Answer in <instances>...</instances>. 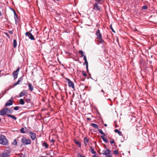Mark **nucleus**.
Segmentation results:
<instances>
[{"mask_svg":"<svg viewBox=\"0 0 157 157\" xmlns=\"http://www.w3.org/2000/svg\"><path fill=\"white\" fill-rule=\"evenodd\" d=\"M0 144L4 145H7L8 144L7 139L3 135H1L0 136Z\"/></svg>","mask_w":157,"mask_h":157,"instance_id":"1","label":"nucleus"},{"mask_svg":"<svg viewBox=\"0 0 157 157\" xmlns=\"http://www.w3.org/2000/svg\"><path fill=\"white\" fill-rule=\"evenodd\" d=\"M95 35L97 36V39L98 40V42L101 44L103 43L104 42V41L102 39V36L99 29L96 32Z\"/></svg>","mask_w":157,"mask_h":157,"instance_id":"2","label":"nucleus"},{"mask_svg":"<svg viewBox=\"0 0 157 157\" xmlns=\"http://www.w3.org/2000/svg\"><path fill=\"white\" fill-rule=\"evenodd\" d=\"M21 141L24 145H29L31 144V140L29 139H27L25 137H23L21 139Z\"/></svg>","mask_w":157,"mask_h":157,"instance_id":"3","label":"nucleus"},{"mask_svg":"<svg viewBox=\"0 0 157 157\" xmlns=\"http://www.w3.org/2000/svg\"><path fill=\"white\" fill-rule=\"evenodd\" d=\"M29 133L32 140H34L36 137V134L30 131L29 132Z\"/></svg>","mask_w":157,"mask_h":157,"instance_id":"4","label":"nucleus"},{"mask_svg":"<svg viewBox=\"0 0 157 157\" xmlns=\"http://www.w3.org/2000/svg\"><path fill=\"white\" fill-rule=\"evenodd\" d=\"M10 155L9 152L5 151L2 153L0 154V157H9Z\"/></svg>","mask_w":157,"mask_h":157,"instance_id":"5","label":"nucleus"},{"mask_svg":"<svg viewBox=\"0 0 157 157\" xmlns=\"http://www.w3.org/2000/svg\"><path fill=\"white\" fill-rule=\"evenodd\" d=\"M26 36H28L29 38L31 40H34L35 38L32 34L29 32H27L25 33Z\"/></svg>","mask_w":157,"mask_h":157,"instance_id":"6","label":"nucleus"},{"mask_svg":"<svg viewBox=\"0 0 157 157\" xmlns=\"http://www.w3.org/2000/svg\"><path fill=\"white\" fill-rule=\"evenodd\" d=\"M67 80L68 82V85L69 87H71L74 89L75 88L74 84L72 82L70 79L67 78Z\"/></svg>","mask_w":157,"mask_h":157,"instance_id":"7","label":"nucleus"},{"mask_svg":"<svg viewBox=\"0 0 157 157\" xmlns=\"http://www.w3.org/2000/svg\"><path fill=\"white\" fill-rule=\"evenodd\" d=\"M8 110H9L7 108L3 109L2 110L0 111V115H5L6 113H7Z\"/></svg>","mask_w":157,"mask_h":157,"instance_id":"8","label":"nucleus"},{"mask_svg":"<svg viewBox=\"0 0 157 157\" xmlns=\"http://www.w3.org/2000/svg\"><path fill=\"white\" fill-rule=\"evenodd\" d=\"M111 152V151L108 149H106V150L103 151L102 154L104 155H107L108 154H110Z\"/></svg>","mask_w":157,"mask_h":157,"instance_id":"9","label":"nucleus"},{"mask_svg":"<svg viewBox=\"0 0 157 157\" xmlns=\"http://www.w3.org/2000/svg\"><path fill=\"white\" fill-rule=\"evenodd\" d=\"M93 9H94L96 10H98V11H100V6H99L98 4L97 3H95L94 5V7L93 8Z\"/></svg>","mask_w":157,"mask_h":157,"instance_id":"10","label":"nucleus"},{"mask_svg":"<svg viewBox=\"0 0 157 157\" xmlns=\"http://www.w3.org/2000/svg\"><path fill=\"white\" fill-rule=\"evenodd\" d=\"M13 100H8L6 103V104L5 106V107H6L7 106H9L10 105H11L13 104Z\"/></svg>","mask_w":157,"mask_h":157,"instance_id":"11","label":"nucleus"},{"mask_svg":"<svg viewBox=\"0 0 157 157\" xmlns=\"http://www.w3.org/2000/svg\"><path fill=\"white\" fill-rule=\"evenodd\" d=\"M22 80V78L21 77H20L19 78L17 82L16 83L14 84H13L14 86H16L17 85L19 84L20 82H21V81Z\"/></svg>","mask_w":157,"mask_h":157,"instance_id":"12","label":"nucleus"},{"mask_svg":"<svg viewBox=\"0 0 157 157\" xmlns=\"http://www.w3.org/2000/svg\"><path fill=\"white\" fill-rule=\"evenodd\" d=\"M7 116L8 117H11L13 119H14V120H16L17 119V118L15 117L14 115H13L7 114Z\"/></svg>","mask_w":157,"mask_h":157,"instance_id":"13","label":"nucleus"},{"mask_svg":"<svg viewBox=\"0 0 157 157\" xmlns=\"http://www.w3.org/2000/svg\"><path fill=\"white\" fill-rule=\"evenodd\" d=\"M18 73H17L14 71L13 73V75L14 77V79H15L17 78Z\"/></svg>","mask_w":157,"mask_h":157,"instance_id":"14","label":"nucleus"},{"mask_svg":"<svg viewBox=\"0 0 157 157\" xmlns=\"http://www.w3.org/2000/svg\"><path fill=\"white\" fill-rule=\"evenodd\" d=\"M28 86L29 89L31 90L32 91L33 90V87L32 86L31 84L29 83L28 84Z\"/></svg>","mask_w":157,"mask_h":157,"instance_id":"15","label":"nucleus"},{"mask_svg":"<svg viewBox=\"0 0 157 157\" xmlns=\"http://www.w3.org/2000/svg\"><path fill=\"white\" fill-rule=\"evenodd\" d=\"M84 143L85 145H86L87 143L88 142V140L86 137L84 138L83 140Z\"/></svg>","mask_w":157,"mask_h":157,"instance_id":"16","label":"nucleus"},{"mask_svg":"<svg viewBox=\"0 0 157 157\" xmlns=\"http://www.w3.org/2000/svg\"><path fill=\"white\" fill-rule=\"evenodd\" d=\"M90 151L91 152V153L94 154V155L96 154V153L95 151H94V149L92 148V147H90Z\"/></svg>","mask_w":157,"mask_h":157,"instance_id":"17","label":"nucleus"},{"mask_svg":"<svg viewBox=\"0 0 157 157\" xmlns=\"http://www.w3.org/2000/svg\"><path fill=\"white\" fill-rule=\"evenodd\" d=\"M42 146L44 147L45 148L47 149L48 147V146L46 143H44L42 144Z\"/></svg>","mask_w":157,"mask_h":157,"instance_id":"18","label":"nucleus"},{"mask_svg":"<svg viewBox=\"0 0 157 157\" xmlns=\"http://www.w3.org/2000/svg\"><path fill=\"white\" fill-rule=\"evenodd\" d=\"M13 47L14 48H16L17 46V42L16 40L15 39H14L13 40Z\"/></svg>","mask_w":157,"mask_h":157,"instance_id":"19","label":"nucleus"},{"mask_svg":"<svg viewBox=\"0 0 157 157\" xmlns=\"http://www.w3.org/2000/svg\"><path fill=\"white\" fill-rule=\"evenodd\" d=\"M114 132L116 133H117L120 136L121 135V132L119 131L117 129H115L114 130Z\"/></svg>","mask_w":157,"mask_h":157,"instance_id":"20","label":"nucleus"},{"mask_svg":"<svg viewBox=\"0 0 157 157\" xmlns=\"http://www.w3.org/2000/svg\"><path fill=\"white\" fill-rule=\"evenodd\" d=\"M19 104L22 105L25 104V101L23 99H21L20 100Z\"/></svg>","mask_w":157,"mask_h":157,"instance_id":"21","label":"nucleus"},{"mask_svg":"<svg viewBox=\"0 0 157 157\" xmlns=\"http://www.w3.org/2000/svg\"><path fill=\"white\" fill-rule=\"evenodd\" d=\"M104 136H101V137L104 142L106 143H108V141L104 138Z\"/></svg>","mask_w":157,"mask_h":157,"instance_id":"22","label":"nucleus"},{"mask_svg":"<svg viewBox=\"0 0 157 157\" xmlns=\"http://www.w3.org/2000/svg\"><path fill=\"white\" fill-rule=\"evenodd\" d=\"M74 142L78 146L80 147L81 146V144L79 141H78L76 140H75Z\"/></svg>","mask_w":157,"mask_h":157,"instance_id":"23","label":"nucleus"},{"mask_svg":"<svg viewBox=\"0 0 157 157\" xmlns=\"http://www.w3.org/2000/svg\"><path fill=\"white\" fill-rule=\"evenodd\" d=\"M99 132L100 133L101 135H102V136H105V135L104 133L102 131L101 129H99L98 130Z\"/></svg>","mask_w":157,"mask_h":157,"instance_id":"24","label":"nucleus"},{"mask_svg":"<svg viewBox=\"0 0 157 157\" xmlns=\"http://www.w3.org/2000/svg\"><path fill=\"white\" fill-rule=\"evenodd\" d=\"M91 125L96 128H98V125L95 124H91Z\"/></svg>","mask_w":157,"mask_h":157,"instance_id":"25","label":"nucleus"},{"mask_svg":"<svg viewBox=\"0 0 157 157\" xmlns=\"http://www.w3.org/2000/svg\"><path fill=\"white\" fill-rule=\"evenodd\" d=\"M25 93L23 92V91H21L19 97H22L24 96L25 95Z\"/></svg>","mask_w":157,"mask_h":157,"instance_id":"26","label":"nucleus"},{"mask_svg":"<svg viewBox=\"0 0 157 157\" xmlns=\"http://www.w3.org/2000/svg\"><path fill=\"white\" fill-rule=\"evenodd\" d=\"M20 132L21 133H25V131L24 130V128H22L21 129Z\"/></svg>","mask_w":157,"mask_h":157,"instance_id":"27","label":"nucleus"},{"mask_svg":"<svg viewBox=\"0 0 157 157\" xmlns=\"http://www.w3.org/2000/svg\"><path fill=\"white\" fill-rule=\"evenodd\" d=\"M17 143L16 140V139H14L12 143V144L14 145H17Z\"/></svg>","mask_w":157,"mask_h":157,"instance_id":"28","label":"nucleus"},{"mask_svg":"<svg viewBox=\"0 0 157 157\" xmlns=\"http://www.w3.org/2000/svg\"><path fill=\"white\" fill-rule=\"evenodd\" d=\"M78 52L81 54V57H82L83 56L85 55L83 54V52L82 51H78Z\"/></svg>","mask_w":157,"mask_h":157,"instance_id":"29","label":"nucleus"},{"mask_svg":"<svg viewBox=\"0 0 157 157\" xmlns=\"http://www.w3.org/2000/svg\"><path fill=\"white\" fill-rule=\"evenodd\" d=\"M77 157H86L84 155H81L80 153H78L77 155Z\"/></svg>","mask_w":157,"mask_h":157,"instance_id":"30","label":"nucleus"},{"mask_svg":"<svg viewBox=\"0 0 157 157\" xmlns=\"http://www.w3.org/2000/svg\"><path fill=\"white\" fill-rule=\"evenodd\" d=\"M85 62L86 64V68L87 69L88 68V63L87 60L85 61Z\"/></svg>","mask_w":157,"mask_h":157,"instance_id":"31","label":"nucleus"},{"mask_svg":"<svg viewBox=\"0 0 157 157\" xmlns=\"http://www.w3.org/2000/svg\"><path fill=\"white\" fill-rule=\"evenodd\" d=\"M142 8L143 9L146 10L147 9V7L146 6H144L142 7Z\"/></svg>","mask_w":157,"mask_h":157,"instance_id":"32","label":"nucleus"},{"mask_svg":"<svg viewBox=\"0 0 157 157\" xmlns=\"http://www.w3.org/2000/svg\"><path fill=\"white\" fill-rule=\"evenodd\" d=\"M113 153L115 155H117L118 154V152L117 150H115L113 151Z\"/></svg>","mask_w":157,"mask_h":157,"instance_id":"33","label":"nucleus"},{"mask_svg":"<svg viewBox=\"0 0 157 157\" xmlns=\"http://www.w3.org/2000/svg\"><path fill=\"white\" fill-rule=\"evenodd\" d=\"M110 143L111 144H113L114 143V141L113 139H111L110 141Z\"/></svg>","mask_w":157,"mask_h":157,"instance_id":"34","label":"nucleus"},{"mask_svg":"<svg viewBox=\"0 0 157 157\" xmlns=\"http://www.w3.org/2000/svg\"><path fill=\"white\" fill-rule=\"evenodd\" d=\"M82 74H83V75L84 76H86V72L84 71H83L82 72Z\"/></svg>","mask_w":157,"mask_h":157,"instance_id":"35","label":"nucleus"},{"mask_svg":"<svg viewBox=\"0 0 157 157\" xmlns=\"http://www.w3.org/2000/svg\"><path fill=\"white\" fill-rule=\"evenodd\" d=\"M19 107L18 106H16L15 107L14 109L15 110H17L18 109Z\"/></svg>","mask_w":157,"mask_h":157,"instance_id":"36","label":"nucleus"},{"mask_svg":"<svg viewBox=\"0 0 157 157\" xmlns=\"http://www.w3.org/2000/svg\"><path fill=\"white\" fill-rule=\"evenodd\" d=\"M19 69H20L19 68H18L17 69V70L15 71L14 72H17V73H18V71H19Z\"/></svg>","mask_w":157,"mask_h":157,"instance_id":"37","label":"nucleus"},{"mask_svg":"<svg viewBox=\"0 0 157 157\" xmlns=\"http://www.w3.org/2000/svg\"><path fill=\"white\" fill-rule=\"evenodd\" d=\"M83 59L84 61L87 60L86 56L85 55L83 56Z\"/></svg>","mask_w":157,"mask_h":157,"instance_id":"38","label":"nucleus"},{"mask_svg":"<svg viewBox=\"0 0 157 157\" xmlns=\"http://www.w3.org/2000/svg\"><path fill=\"white\" fill-rule=\"evenodd\" d=\"M25 129H26L25 130V133H27V132L29 133V131H28V130L25 127Z\"/></svg>","mask_w":157,"mask_h":157,"instance_id":"39","label":"nucleus"},{"mask_svg":"<svg viewBox=\"0 0 157 157\" xmlns=\"http://www.w3.org/2000/svg\"><path fill=\"white\" fill-rule=\"evenodd\" d=\"M106 157H112V156L110 154H108L107 155H106Z\"/></svg>","mask_w":157,"mask_h":157,"instance_id":"40","label":"nucleus"},{"mask_svg":"<svg viewBox=\"0 0 157 157\" xmlns=\"http://www.w3.org/2000/svg\"><path fill=\"white\" fill-rule=\"evenodd\" d=\"M8 110H8V111H7V113H11V112H12V111H11V110H10V109H8Z\"/></svg>","mask_w":157,"mask_h":157,"instance_id":"41","label":"nucleus"},{"mask_svg":"<svg viewBox=\"0 0 157 157\" xmlns=\"http://www.w3.org/2000/svg\"><path fill=\"white\" fill-rule=\"evenodd\" d=\"M26 101H27V102H30V100L29 99H27L26 100Z\"/></svg>","mask_w":157,"mask_h":157,"instance_id":"42","label":"nucleus"},{"mask_svg":"<svg viewBox=\"0 0 157 157\" xmlns=\"http://www.w3.org/2000/svg\"><path fill=\"white\" fill-rule=\"evenodd\" d=\"M14 19L15 20V21H16L17 18V17L16 16H14Z\"/></svg>","mask_w":157,"mask_h":157,"instance_id":"43","label":"nucleus"},{"mask_svg":"<svg viewBox=\"0 0 157 157\" xmlns=\"http://www.w3.org/2000/svg\"><path fill=\"white\" fill-rule=\"evenodd\" d=\"M9 33L10 34H12L13 33V32L11 31H9Z\"/></svg>","mask_w":157,"mask_h":157,"instance_id":"44","label":"nucleus"},{"mask_svg":"<svg viewBox=\"0 0 157 157\" xmlns=\"http://www.w3.org/2000/svg\"><path fill=\"white\" fill-rule=\"evenodd\" d=\"M20 157H25V156L24 155L21 154V155Z\"/></svg>","mask_w":157,"mask_h":157,"instance_id":"45","label":"nucleus"},{"mask_svg":"<svg viewBox=\"0 0 157 157\" xmlns=\"http://www.w3.org/2000/svg\"><path fill=\"white\" fill-rule=\"evenodd\" d=\"M111 29L113 32L115 33V31H114V30H113V29L112 27H111Z\"/></svg>","mask_w":157,"mask_h":157,"instance_id":"46","label":"nucleus"},{"mask_svg":"<svg viewBox=\"0 0 157 157\" xmlns=\"http://www.w3.org/2000/svg\"><path fill=\"white\" fill-rule=\"evenodd\" d=\"M87 121H90L91 120V119L90 118H87Z\"/></svg>","mask_w":157,"mask_h":157,"instance_id":"47","label":"nucleus"},{"mask_svg":"<svg viewBox=\"0 0 157 157\" xmlns=\"http://www.w3.org/2000/svg\"><path fill=\"white\" fill-rule=\"evenodd\" d=\"M101 91L104 94H105V92L103 90H101Z\"/></svg>","mask_w":157,"mask_h":157,"instance_id":"48","label":"nucleus"},{"mask_svg":"<svg viewBox=\"0 0 157 157\" xmlns=\"http://www.w3.org/2000/svg\"><path fill=\"white\" fill-rule=\"evenodd\" d=\"M54 140L53 139H52L51 140V142H54Z\"/></svg>","mask_w":157,"mask_h":157,"instance_id":"49","label":"nucleus"},{"mask_svg":"<svg viewBox=\"0 0 157 157\" xmlns=\"http://www.w3.org/2000/svg\"><path fill=\"white\" fill-rule=\"evenodd\" d=\"M93 157H98L97 156H96L95 154L93 155Z\"/></svg>","mask_w":157,"mask_h":157,"instance_id":"50","label":"nucleus"},{"mask_svg":"<svg viewBox=\"0 0 157 157\" xmlns=\"http://www.w3.org/2000/svg\"><path fill=\"white\" fill-rule=\"evenodd\" d=\"M14 15H15L14 16H16L17 17V14L15 12H14Z\"/></svg>","mask_w":157,"mask_h":157,"instance_id":"51","label":"nucleus"},{"mask_svg":"<svg viewBox=\"0 0 157 157\" xmlns=\"http://www.w3.org/2000/svg\"><path fill=\"white\" fill-rule=\"evenodd\" d=\"M104 126H105V127L107 126V124H104Z\"/></svg>","mask_w":157,"mask_h":157,"instance_id":"52","label":"nucleus"},{"mask_svg":"<svg viewBox=\"0 0 157 157\" xmlns=\"http://www.w3.org/2000/svg\"><path fill=\"white\" fill-rule=\"evenodd\" d=\"M57 0V1H59L60 0Z\"/></svg>","mask_w":157,"mask_h":157,"instance_id":"53","label":"nucleus"},{"mask_svg":"<svg viewBox=\"0 0 157 157\" xmlns=\"http://www.w3.org/2000/svg\"><path fill=\"white\" fill-rule=\"evenodd\" d=\"M1 121V118H0V121Z\"/></svg>","mask_w":157,"mask_h":157,"instance_id":"54","label":"nucleus"},{"mask_svg":"<svg viewBox=\"0 0 157 157\" xmlns=\"http://www.w3.org/2000/svg\"><path fill=\"white\" fill-rule=\"evenodd\" d=\"M9 36V34H7V36Z\"/></svg>","mask_w":157,"mask_h":157,"instance_id":"55","label":"nucleus"}]
</instances>
